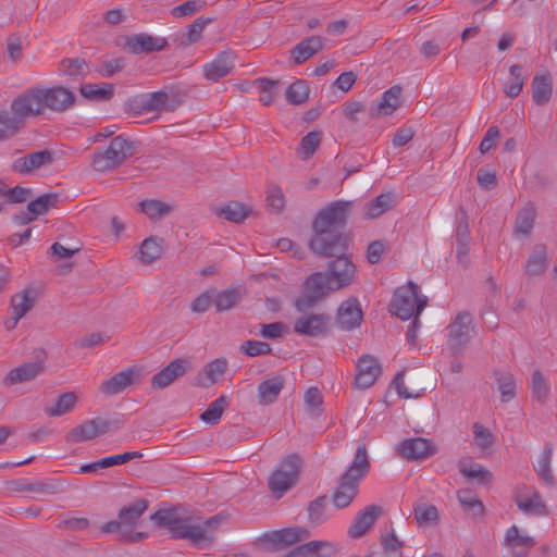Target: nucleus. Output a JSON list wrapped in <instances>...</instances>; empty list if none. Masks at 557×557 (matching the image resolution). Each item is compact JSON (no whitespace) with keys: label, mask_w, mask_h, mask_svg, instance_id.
Segmentation results:
<instances>
[{"label":"nucleus","mask_w":557,"mask_h":557,"mask_svg":"<svg viewBox=\"0 0 557 557\" xmlns=\"http://www.w3.org/2000/svg\"><path fill=\"white\" fill-rule=\"evenodd\" d=\"M226 370V362L222 359H215L208 363L197 375L196 383L199 386L208 387L222 377Z\"/></svg>","instance_id":"obj_35"},{"label":"nucleus","mask_w":557,"mask_h":557,"mask_svg":"<svg viewBox=\"0 0 557 557\" xmlns=\"http://www.w3.org/2000/svg\"><path fill=\"white\" fill-rule=\"evenodd\" d=\"M523 67L519 64H513L509 67V76L505 81L503 91L509 98H516L521 92L524 86Z\"/></svg>","instance_id":"obj_36"},{"label":"nucleus","mask_w":557,"mask_h":557,"mask_svg":"<svg viewBox=\"0 0 557 557\" xmlns=\"http://www.w3.org/2000/svg\"><path fill=\"white\" fill-rule=\"evenodd\" d=\"M77 403V396L72 393H64L60 395L57 400L46 408V413L50 417H60L71 412Z\"/></svg>","instance_id":"obj_40"},{"label":"nucleus","mask_w":557,"mask_h":557,"mask_svg":"<svg viewBox=\"0 0 557 557\" xmlns=\"http://www.w3.org/2000/svg\"><path fill=\"white\" fill-rule=\"evenodd\" d=\"M18 127V122L5 113H0V140L13 135Z\"/></svg>","instance_id":"obj_61"},{"label":"nucleus","mask_w":557,"mask_h":557,"mask_svg":"<svg viewBox=\"0 0 557 557\" xmlns=\"http://www.w3.org/2000/svg\"><path fill=\"white\" fill-rule=\"evenodd\" d=\"M323 41L319 36H312L310 38L301 40L293 50L292 58L296 64H301L307 61L313 54L322 50Z\"/></svg>","instance_id":"obj_32"},{"label":"nucleus","mask_w":557,"mask_h":557,"mask_svg":"<svg viewBox=\"0 0 557 557\" xmlns=\"http://www.w3.org/2000/svg\"><path fill=\"white\" fill-rule=\"evenodd\" d=\"M382 508L376 505H371L361 510L354 519L348 529V534L352 539L363 536L374 522L381 517Z\"/></svg>","instance_id":"obj_16"},{"label":"nucleus","mask_w":557,"mask_h":557,"mask_svg":"<svg viewBox=\"0 0 557 557\" xmlns=\"http://www.w3.org/2000/svg\"><path fill=\"white\" fill-rule=\"evenodd\" d=\"M107 430L108 423L104 420L92 419L85 421L84 423L73 429L69 437L70 441L74 443L85 442L106 433Z\"/></svg>","instance_id":"obj_23"},{"label":"nucleus","mask_w":557,"mask_h":557,"mask_svg":"<svg viewBox=\"0 0 557 557\" xmlns=\"http://www.w3.org/2000/svg\"><path fill=\"white\" fill-rule=\"evenodd\" d=\"M357 494L358 487L342 479L333 497L334 504L338 508H345L352 502Z\"/></svg>","instance_id":"obj_44"},{"label":"nucleus","mask_w":557,"mask_h":557,"mask_svg":"<svg viewBox=\"0 0 557 557\" xmlns=\"http://www.w3.org/2000/svg\"><path fill=\"white\" fill-rule=\"evenodd\" d=\"M85 67L86 63L82 59L63 60L60 64V71L70 76L81 74Z\"/></svg>","instance_id":"obj_62"},{"label":"nucleus","mask_w":557,"mask_h":557,"mask_svg":"<svg viewBox=\"0 0 557 557\" xmlns=\"http://www.w3.org/2000/svg\"><path fill=\"white\" fill-rule=\"evenodd\" d=\"M472 331V318L469 313L461 312L448 326L447 345L454 355L462 351L469 342Z\"/></svg>","instance_id":"obj_9"},{"label":"nucleus","mask_w":557,"mask_h":557,"mask_svg":"<svg viewBox=\"0 0 557 557\" xmlns=\"http://www.w3.org/2000/svg\"><path fill=\"white\" fill-rule=\"evenodd\" d=\"M11 110L20 120L44 113L41 88H30L21 94L12 101Z\"/></svg>","instance_id":"obj_8"},{"label":"nucleus","mask_w":557,"mask_h":557,"mask_svg":"<svg viewBox=\"0 0 557 557\" xmlns=\"http://www.w3.org/2000/svg\"><path fill=\"white\" fill-rule=\"evenodd\" d=\"M350 201L336 200L320 210L313 221V237L309 243L310 249L320 256L329 257L344 250V243L334 228L346 223L348 212L351 208Z\"/></svg>","instance_id":"obj_2"},{"label":"nucleus","mask_w":557,"mask_h":557,"mask_svg":"<svg viewBox=\"0 0 557 557\" xmlns=\"http://www.w3.org/2000/svg\"><path fill=\"white\" fill-rule=\"evenodd\" d=\"M299 469L300 459L298 456L293 455L285 458L277 465L269 479L270 490L277 494V497H281L296 483Z\"/></svg>","instance_id":"obj_6"},{"label":"nucleus","mask_w":557,"mask_h":557,"mask_svg":"<svg viewBox=\"0 0 557 557\" xmlns=\"http://www.w3.org/2000/svg\"><path fill=\"white\" fill-rule=\"evenodd\" d=\"M55 201L57 195L52 194H45L37 197L27 205L28 215H32L36 220L39 215L46 214L48 210L54 206Z\"/></svg>","instance_id":"obj_46"},{"label":"nucleus","mask_w":557,"mask_h":557,"mask_svg":"<svg viewBox=\"0 0 557 557\" xmlns=\"http://www.w3.org/2000/svg\"><path fill=\"white\" fill-rule=\"evenodd\" d=\"M143 376V371L138 367H128L125 370L116 373L114 376L104 380L100 389L106 395H116L122 393L132 384L138 382Z\"/></svg>","instance_id":"obj_12"},{"label":"nucleus","mask_w":557,"mask_h":557,"mask_svg":"<svg viewBox=\"0 0 557 557\" xmlns=\"http://www.w3.org/2000/svg\"><path fill=\"white\" fill-rule=\"evenodd\" d=\"M531 391L533 397L539 401H544L550 392L549 380L539 370L532 374Z\"/></svg>","instance_id":"obj_49"},{"label":"nucleus","mask_w":557,"mask_h":557,"mask_svg":"<svg viewBox=\"0 0 557 557\" xmlns=\"http://www.w3.org/2000/svg\"><path fill=\"white\" fill-rule=\"evenodd\" d=\"M327 331V319L323 314H308L295 320L294 332L300 335L318 337Z\"/></svg>","instance_id":"obj_17"},{"label":"nucleus","mask_w":557,"mask_h":557,"mask_svg":"<svg viewBox=\"0 0 557 557\" xmlns=\"http://www.w3.org/2000/svg\"><path fill=\"white\" fill-rule=\"evenodd\" d=\"M79 92L89 101L101 102L113 97L114 87L110 83L84 84L81 86Z\"/></svg>","instance_id":"obj_34"},{"label":"nucleus","mask_w":557,"mask_h":557,"mask_svg":"<svg viewBox=\"0 0 557 557\" xmlns=\"http://www.w3.org/2000/svg\"><path fill=\"white\" fill-rule=\"evenodd\" d=\"M126 45L133 53L152 52L162 50L166 45V40L147 34H137L129 37Z\"/></svg>","instance_id":"obj_27"},{"label":"nucleus","mask_w":557,"mask_h":557,"mask_svg":"<svg viewBox=\"0 0 557 557\" xmlns=\"http://www.w3.org/2000/svg\"><path fill=\"white\" fill-rule=\"evenodd\" d=\"M474 444L482 450H487L494 444V435L483 424L476 422L473 424Z\"/></svg>","instance_id":"obj_54"},{"label":"nucleus","mask_w":557,"mask_h":557,"mask_svg":"<svg viewBox=\"0 0 557 557\" xmlns=\"http://www.w3.org/2000/svg\"><path fill=\"white\" fill-rule=\"evenodd\" d=\"M309 537L306 528L293 527L264 533L261 543L269 549L278 550L292 546Z\"/></svg>","instance_id":"obj_7"},{"label":"nucleus","mask_w":557,"mask_h":557,"mask_svg":"<svg viewBox=\"0 0 557 557\" xmlns=\"http://www.w3.org/2000/svg\"><path fill=\"white\" fill-rule=\"evenodd\" d=\"M457 498L461 507L472 516L479 517L484 513V505L472 490H460L457 493Z\"/></svg>","instance_id":"obj_42"},{"label":"nucleus","mask_w":557,"mask_h":557,"mask_svg":"<svg viewBox=\"0 0 557 557\" xmlns=\"http://www.w3.org/2000/svg\"><path fill=\"white\" fill-rule=\"evenodd\" d=\"M227 406V400L225 396H220L215 400H213L208 408L200 414V419L202 422L208 424H216Z\"/></svg>","instance_id":"obj_47"},{"label":"nucleus","mask_w":557,"mask_h":557,"mask_svg":"<svg viewBox=\"0 0 557 557\" xmlns=\"http://www.w3.org/2000/svg\"><path fill=\"white\" fill-rule=\"evenodd\" d=\"M517 506L528 515L547 516L548 510L541 495L533 488H527L525 492L517 496Z\"/></svg>","instance_id":"obj_25"},{"label":"nucleus","mask_w":557,"mask_h":557,"mask_svg":"<svg viewBox=\"0 0 557 557\" xmlns=\"http://www.w3.org/2000/svg\"><path fill=\"white\" fill-rule=\"evenodd\" d=\"M168 95L163 91H154L141 95L138 98V107L141 112L150 113L165 109Z\"/></svg>","instance_id":"obj_38"},{"label":"nucleus","mask_w":557,"mask_h":557,"mask_svg":"<svg viewBox=\"0 0 557 557\" xmlns=\"http://www.w3.org/2000/svg\"><path fill=\"white\" fill-rule=\"evenodd\" d=\"M547 267L546 249L542 246L535 247L527 263V273L537 275L545 271Z\"/></svg>","instance_id":"obj_50"},{"label":"nucleus","mask_w":557,"mask_h":557,"mask_svg":"<svg viewBox=\"0 0 557 557\" xmlns=\"http://www.w3.org/2000/svg\"><path fill=\"white\" fill-rule=\"evenodd\" d=\"M385 243L382 240H375L368 246L367 259L371 264H376L381 261L383 253L385 252Z\"/></svg>","instance_id":"obj_64"},{"label":"nucleus","mask_w":557,"mask_h":557,"mask_svg":"<svg viewBox=\"0 0 557 557\" xmlns=\"http://www.w3.org/2000/svg\"><path fill=\"white\" fill-rule=\"evenodd\" d=\"M41 97L44 102V112L64 111L74 103V95L64 87L41 88Z\"/></svg>","instance_id":"obj_13"},{"label":"nucleus","mask_w":557,"mask_h":557,"mask_svg":"<svg viewBox=\"0 0 557 557\" xmlns=\"http://www.w3.org/2000/svg\"><path fill=\"white\" fill-rule=\"evenodd\" d=\"M147 509V502L144 499H138L131 504L128 507H125L123 510H121L119 515L117 521L110 522L106 530L108 531H114L119 530L122 531L123 528H129L137 523L140 516L146 511Z\"/></svg>","instance_id":"obj_19"},{"label":"nucleus","mask_w":557,"mask_h":557,"mask_svg":"<svg viewBox=\"0 0 557 557\" xmlns=\"http://www.w3.org/2000/svg\"><path fill=\"white\" fill-rule=\"evenodd\" d=\"M150 519L160 527L170 530L173 537L189 541L198 548H207L213 541L216 517L207 520L180 517L173 509H162L150 516Z\"/></svg>","instance_id":"obj_3"},{"label":"nucleus","mask_w":557,"mask_h":557,"mask_svg":"<svg viewBox=\"0 0 557 557\" xmlns=\"http://www.w3.org/2000/svg\"><path fill=\"white\" fill-rule=\"evenodd\" d=\"M497 384L503 401L507 403L515 397L516 380L511 373L499 375Z\"/></svg>","instance_id":"obj_56"},{"label":"nucleus","mask_w":557,"mask_h":557,"mask_svg":"<svg viewBox=\"0 0 557 557\" xmlns=\"http://www.w3.org/2000/svg\"><path fill=\"white\" fill-rule=\"evenodd\" d=\"M200 9V3L197 0L186 1L171 10V14L176 18L188 17L194 15Z\"/></svg>","instance_id":"obj_60"},{"label":"nucleus","mask_w":557,"mask_h":557,"mask_svg":"<svg viewBox=\"0 0 557 557\" xmlns=\"http://www.w3.org/2000/svg\"><path fill=\"white\" fill-rule=\"evenodd\" d=\"M355 264L347 257H338L329 264L325 273L315 272L304 283L302 294L296 300L299 310L310 308L329 293L350 285L355 280Z\"/></svg>","instance_id":"obj_1"},{"label":"nucleus","mask_w":557,"mask_h":557,"mask_svg":"<svg viewBox=\"0 0 557 557\" xmlns=\"http://www.w3.org/2000/svg\"><path fill=\"white\" fill-rule=\"evenodd\" d=\"M428 305V298L420 295L419 286L408 282L406 286L398 287L393 296L389 308L391 312L401 320L417 318Z\"/></svg>","instance_id":"obj_4"},{"label":"nucleus","mask_w":557,"mask_h":557,"mask_svg":"<svg viewBox=\"0 0 557 557\" xmlns=\"http://www.w3.org/2000/svg\"><path fill=\"white\" fill-rule=\"evenodd\" d=\"M242 350L249 357L265 355L271 351L269 344L259 341H247L242 345Z\"/></svg>","instance_id":"obj_59"},{"label":"nucleus","mask_w":557,"mask_h":557,"mask_svg":"<svg viewBox=\"0 0 557 557\" xmlns=\"http://www.w3.org/2000/svg\"><path fill=\"white\" fill-rule=\"evenodd\" d=\"M285 96L289 103L301 104L309 98V87L305 81L298 79L288 86Z\"/></svg>","instance_id":"obj_51"},{"label":"nucleus","mask_w":557,"mask_h":557,"mask_svg":"<svg viewBox=\"0 0 557 557\" xmlns=\"http://www.w3.org/2000/svg\"><path fill=\"white\" fill-rule=\"evenodd\" d=\"M321 141V134L319 132H310L302 139L298 148V152L302 159L310 158Z\"/></svg>","instance_id":"obj_55"},{"label":"nucleus","mask_w":557,"mask_h":557,"mask_svg":"<svg viewBox=\"0 0 557 557\" xmlns=\"http://www.w3.org/2000/svg\"><path fill=\"white\" fill-rule=\"evenodd\" d=\"M381 373L377 360L371 356H363L357 363L355 384L358 388H369Z\"/></svg>","instance_id":"obj_15"},{"label":"nucleus","mask_w":557,"mask_h":557,"mask_svg":"<svg viewBox=\"0 0 557 557\" xmlns=\"http://www.w3.org/2000/svg\"><path fill=\"white\" fill-rule=\"evenodd\" d=\"M44 372L42 360L26 362L9 371L4 382L8 385H14L30 381Z\"/></svg>","instance_id":"obj_26"},{"label":"nucleus","mask_w":557,"mask_h":557,"mask_svg":"<svg viewBox=\"0 0 557 557\" xmlns=\"http://www.w3.org/2000/svg\"><path fill=\"white\" fill-rule=\"evenodd\" d=\"M234 66L233 58L228 53H221L214 60L203 65V75L207 79L218 82L228 75Z\"/></svg>","instance_id":"obj_28"},{"label":"nucleus","mask_w":557,"mask_h":557,"mask_svg":"<svg viewBox=\"0 0 557 557\" xmlns=\"http://www.w3.org/2000/svg\"><path fill=\"white\" fill-rule=\"evenodd\" d=\"M162 242L156 238H146L138 250V259L144 264H150L162 255Z\"/></svg>","instance_id":"obj_41"},{"label":"nucleus","mask_w":557,"mask_h":557,"mask_svg":"<svg viewBox=\"0 0 557 557\" xmlns=\"http://www.w3.org/2000/svg\"><path fill=\"white\" fill-rule=\"evenodd\" d=\"M268 206L275 212H278L284 207V195L280 187H271L267 197Z\"/></svg>","instance_id":"obj_63"},{"label":"nucleus","mask_w":557,"mask_h":557,"mask_svg":"<svg viewBox=\"0 0 557 557\" xmlns=\"http://www.w3.org/2000/svg\"><path fill=\"white\" fill-rule=\"evenodd\" d=\"M143 454L140 451H125L123 454L107 456L99 459V466H102V469L110 468L119 465H124L132 459L141 457Z\"/></svg>","instance_id":"obj_58"},{"label":"nucleus","mask_w":557,"mask_h":557,"mask_svg":"<svg viewBox=\"0 0 557 557\" xmlns=\"http://www.w3.org/2000/svg\"><path fill=\"white\" fill-rule=\"evenodd\" d=\"M370 468L368 455L364 446H359L355 454V457L347 470L343 474L342 479L352 483L357 487L360 481L367 475Z\"/></svg>","instance_id":"obj_21"},{"label":"nucleus","mask_w":557,"mask_h":557,"mask_svg":"<svg viewBox=\"0 0 557 557\" xmlns=\"http://www.w3.org/2000/svg\"><path fill=\"white\" fill-rule=\"evenodd\" d=\"M247 213L245 206L235 201L225 205L218 211L220 218L234 223L243 222L247 218Z\"/></svg>","instance_id":"obj_48"},{"label":"nucleus","mask_w":557,"mask_h":557,"mask_svg":"<svg viewBox=\"0 0 557 557\" xmlns=\"http://www.w3.org/2000/svg\"><path fill=\"white\" fill-rule=\"evenodd\" d=\"M284 385L282 376H273L258 386V399L261 405H270L276 400Z\"/></svg>","instance_id":"obj_33"},{"label":"nucleus","mask_w":557,"mask_h":557,"mask_svg":"<svg viewBox=\"0 0 557 557\" xmlns=\"http://www.w3.org/2000/svg\"><path fill=\"white\" fill-rule=\"evenodd\" d=\"M277 85L278 81L269 78H261L258 81V88L260 91L259 100L262 104L270 106L274 101L276 95L274 89Z\"/></svg>","instance_id":"obj_57"},{"label":"nucleus","mask_w":557,"mask_h":557,"mask_svg":"<svg viewBox=\"0 0 557 557\" xmlns=\"http://www.w3.org/2000/svg\"><path fill=\"white\" fill-rule=\"evenodd\" d=\"M535 220V209L533 206L524 207L518 214L516 221V233L527 235L533 227Z\"/></svg>","instance_id":"obj_52"},{"label":"nucleus","mask_w":557,"mask_h":557,"mask_svg":"<svg viewBox=\"0 0 557 557\" xmlns=\"http://www.w3.org/2000/svg\"><path fill=\"white\" fill-rule=\"evenodd\" d=\"M51 154L48 151H36L25 157L18 158L13 163L14 171L28 174L32 171L50 163Z\"/></svg>","instance_id":"obj_31"},{"label":"nucleus","mask_w":557,"mask_h":557,"mask_svg":"<svg viewBox=\"0 0 557 557\" xmlns=\"http://www.w3.org/2000/svg\"><path fill=\"white\" fill-rule=\"evenodd\" d=\"M396 205L395 194L388 191L379 195L376 198L363 206V218L373 220L391 210Z\"/></svg>","instance_id":"obj_29"},{"label":"nucleus","mask_w":557,"mask_h":557,"mask_svg":"<svg viewBox=\"0 0 557 557\" xmlns=\"http://www.w3.org/2000/svg\"><path fill=\"white\" fill-rule=\"evenodd\" d=\"M460 473L470 481H476L478 483H488L492 474L483 466L475 463L470 460H463L459 465Z\"/></svg>","instance_id":"obj_39"},{"label":"nucleus","mask_w":557,"mask_h":557,"mask_svg":"<svg viewBox=\"0 0 557 557\" xmlns=\"http://www.w3.org/2000/svg\"><path fill=\"white\" fill-rule=\"evenodd\" d=\"M553 449L546 446L543 451L537 456L534 463V470L540 479L546 485L554 484V476L550 469Z\"/></svg>","instance_id":"obj_37"},{"label":"nucleus","mask_w":557,"mask_h":557,"mask_svg":"<svg viewBox=\"0 0 557 557\" xmlns=\"http://www.w3.org/2000/svg\"><path fill=\"white\" fill-rule=\"evenodd\" d=\"M240 287H230L216 294L214 304L218 311H226L233 308L242 298Z\"/></svg>","instance_id":"obj_43"},{"label":"nucleus","mask_w":557,"mask_h":557,"mask_svg":"<svg viewBox=\"0 0 557 557\" xmlns=\"http://www.w3.org/2000/svg\"><path fill=\"white\" fill-rule=\"evenodd\" d=\"M362 321V310L356 298L345 300L337 312V322L344 330L357 327Z\"/></svg>","instance_id":"obj_22"},{"label":"nucleus","mask_w":557,"mask_h":557,"mask_svg":"<svg viewBox=\"0 0 557 557\" xmlns=\"http://www.w3.org/2000/svg\"><path fill=\"white\" fill-rule=\"evenodd\" d=\"M290 552L297 557H335L338 545L331 541H310Z\"/></svg>","instance_id":"obj_18"},{"label":"nucleus","mask_w":557,"mask_h":557,"mask_svg":"<svg viewBox=\"0 0 557 557\" xmlns=\"http://www.w3.org/2000/svg\"><path fill=\"white\" fill-rule=\"evenodd\" d=\"M35 298L28 290L14 295L11 299L12 317L4 322L7 330H13L17 322L33 308Z\"/></svg>","instance_id":"obj_24"},{"label":"nucleus","mask_w":557,"mask_h":557,"mask_svg":"<svg viewBox=\"0 0 557 557\" xmlns=\"http://www.w3.org/2000/svg\"><path fill=\"white\" fill-rule=\"evenodd\" d=\"M400 97L401 88L399 86L391 87L382 95L379 102L369 107V115L372 117H379L392 114L399 107Z\"/></svg>","instance_id":"obj_20"},{"label":"nucleus","mask_w":557,"mask_h":557,"mask_svg":"<svg viewBox=\"0 0 557 557\" xmlns=\"http://www.w3.org/2000/svg\"><path fill=\"white\" fill-rule=\"evenodd\" d=\"M532 99L537 106L548 103L553 95V82L549 74H536L532 81Z\"/></svg>","instance_id":"obj_30"},{"label":"nucleus","mask_w":557,"mask_h":557,"mask_svg":"<svg viewBox=\"0 0 557 557\" xmlns=\"http://www.w3.org/2000/svg\"><path fill=\"white\" fill-rule=\"evenodd\" d=\"M398 455L408 461H421L436 454V445L424 437H410L400 442L397 447Z\"/></svg>","instance_id":"obj_10"},{"label":"nucleus","mask_w":557,"mask_h":557,"mask_svg":"<svg viewBox=\"0 0 557 557\" xmlns=\"http://www.w3.org/2000/svg\"><path fill=\"white\" fill-rule=\"evenodd\" d=\"M536 541L533 536L529 535L525 531L519 529L517 525H511L505 534L503 546L508 549L512 557H525Z\"/></svg>","instance_id":"obj_11"},{"label":"nucleus","mask_w":557,"mask_h":557,"mask_svg":"<svg viewBox=\"0 0 557 557\" xmlns=\"http://www.w3.org/2000/svg\"><path fill=\"white\" fill-rule=\"evenodd\" d=\"M140 210L144 214H146L150 220H158L169 214L171 211V206L168 203L156 200V199H146L139 203Z\"/></svg>","instance_id":"obj_45"},{"label":"nucleus","mask_w":557,"mask_h":557,"mask_svg":"<svg viewBox=\"0 0 557 557\" xmlns=\"http://www.w3.org/2000/svg\"><path fill=\"white\" fill-rule=\"evenodd\" d=\"M414 518L419 525H432L438 518V511L433 505L422 504L414 508Z\"/></svg>","instance_id":"obj_53"},{"label":"nucleus","mask_w":557,"mask_h":557,"mask_svg":"<svg viewBox=\"0 0 557 557\" xmlns=\"http://www.w3.org/2000/svg\"><path fill=\"white\" fill-rule=\"evenodd\" d=\"M189 368L186 359H175L151 379V387L162 389L170 386L177 377L183 376Z\"/></svg>","instance_id":"obj_14"},{"label":"nucleus","mask_w":557,"mask_h":557,"mask_svg":"<svg viewBox=\"0 0 557 557\" xmlns=\"http://www.w3.org/2000/svg\"><path fill=\"white\" fill-rule=\"evenodd\" d=\"M132 153V147L122 136H116L108 147L95 154L92 168L98 172H106L120 165Z\"/></svg>","instance_id":"obj_5"}]
</instances>
